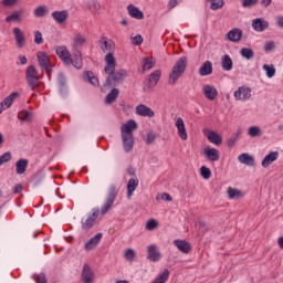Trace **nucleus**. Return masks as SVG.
Returning a JSON list of instances; mask_svg holds the SVG:
<instances>
[{
    "mask_svg": "<svg viewBox=\"0 0 283 283\" xmlns=\"http://www.w3.org/2000/svg\"><path fill=\"white\" fill-rule=\"evenodd\" d=\"M105 74H107V78L103 85L104 90H109L113 85H120L125 78H127V71L120 69L116 71V57L114 54L105 55Z\"/></svg>",
    "mask_w": 283,
    "mask_h": 283,
    "instance_id": "obj_1",
    "label": "nucleus"
},
{
    "mask_svg": "<svg viewBox=\"0 0 283 283\" xmlns=\"http://www.w3.org/2000/svg\"><path fill=\"white\" fill-rule=\"evenodd\" d=\"M138 129V124L134 119H129L126 124L122 125V140L123 147L126 153L134 149V132Z\"/></svg>",
    "mask_w": 283,
    "mask_h": 283,
    "instance_id": "obj_2",
    "label": "nucleus"
},
{
    "mask_svg": "<svg viewBox=\"0 0 283 283\" xmlns=\"http://www.w3.org/2000/svg\"><path fill=\"white\" fill-rule=\"evenodd\" d=\"M187 63H188L187 56L180 57L175 63L169 74V78H168L169 85H176V83H178V80L185 74L187 70Z\"/></svg>",
    "mask_w": 283,
    "mask_h": 283,
    "instance_id": "obj_3",
    "label": "nucleus"
},
{
    "mask_svg": "<svg viewBox=\"0 0 283 283\" xmlns=\"http://www.w3.org/2000/svg\"><path fill=\"white\" fill-rule=\"evenodd\" d=\"M118 196V191L116 190V186H111L108 190V195L106 197L104 206L101 208V216H105L107 211L112 209V206L116 201V197Z\"/></svg>",
    "mask_w": 283,
    "mask_h": 283,
    "instance_id": "obj_4",
    "label": "nucleus"
},
{
    "mask_svg": "<svg viewBox=\"0 0 283 283\" xmlns=\"http://www.w3.org/2000/svg\"><path fill=\"white\" fill-rule=\"evenodd\" d=\"M25 78L28 85L32 87V90H34V87H39V82L41 81V78L39 77V71H36V67H34V65H30L27 67Z\"/></svg>",
    "mask_w": 283,
    "mask_h": 283,
    "instance_id": "obj_5",
    "label": "nucleus"
},
{
    "mask_svg": "<svg viewBox=\"0 0 283 283\" xmlns=\"http://www.w3.org/2000/svg\"><path fill=\"white\" fill-rule=\"evenodd\" d=\"M94 280H96V274L94 273V270H92V266L90 264H84L82 266L81 272V282L82 283H94Z\"/></svg>",
    "mask_w": 283,
    "mask_h": 283,
    "instance_id": "obj_6",
    "label": "nucleus"
},
{
    "mask_svg": "<svg viewBox=\"0 0 283 283\" xmlns=\"http://www.w3.org/2000/svg\"><path fill=\"white\" fill-rule=\"evenodd\" d=\"M55 52L59 59H61V61L64 63V65H72V54L70 53V50H67V46H56Z\"/></svg>",
    "mask_w": 283,
    "mask_h": 283,
    "instance_id": "obj_7",
    "label": "nucleus"
},
{
    "mask_svg": "<svg viewBox=\"0 0 283 283\" xmlns=\"http://www.w3.org/2000/svg\"><path fill=\"white\" fill-rule=\"evenodd\" d=\"M135 114L137 116H143L144 118H154V116H156L154 109L149 108V106L145 104H138L135 107Z\"/></svg>",
    "mask_w": 283,
    "mask_h": 283,
    "instance_id": "obj_8",
    "label": "nucleus"
},
{
    "mask_svg": "<svg viewBox=\"0 0 283 283\" xmlns=\"http://www.w3.org/2000/svg\"><path fill=\"white\" fill-rule=\"evenodd\" d=\"M203 136H206L209 143H211L212 145H217V147H219V145H222V136L214 130H209L206 128L203 129Z\"/></svg>",
    "mask_w": 283,
    "mask_h": 283,
    "instance_id": "obj_9",
    "label": "nucleus"
},
{
    "mask_svg": "<svg viewBox=\"0 0 283 283\" xmlns=\"http://www.w3.org/2000/svg\"><path fill=\"white\" fill-rule=\"evenodd\" d=\"M160 76H163V71L160 70H156L153 73H150L146 84L147 90H154V87L158 85V81H160Z\"/></svg>",
    "mask_w": 283,
    "mask_h": 283,
    "instance_id": "obj_10",
    "label": "nucleus"
},
{
    "mask_svg": "<svg viewBox=\"0 0 283 283\" xmlns=\"http://www.w3.org/2000/svg\"><path fill=\"white\" fill-rule=\"evenodd\" d=\"M202 154L205 158H207L211 163H218V160H220V151L216 148H211L208 146L203 148Z\"/></svg>",
    "mask_w": 283,
    "mask_h": 283,
    "instance_id": "obj_11",
    "label": "nucleus"
},
{
    "mask_svg": "<svg viewBox=\"0 0 283 283\" xmlns=\"http://www.w3.org/2000/svg\"><path fill=\"white\" fill-rule=\"evenodd\" d=\"M12 32L17 48H19V50H23L25 46V34H23V31H21L20 28H13Z\"/></svg>",
    "mask_w": 283,
    "mask_h": 283,
    "instance_id": "obj_12",
    "label": "nucleus"
},
{
    "mask_svg": "<svg viewBox=\"0 0 283 283\" xmlns=\"http://www.w3.org/2000/svg\"><path fill=\"white\" fill-rule=\"evenodd\" d=\"M235 101H249L251 98V88L241 86L234 92Z\"/></svg>",
    "mask_w": 283,
    "mask_h": 283,
    "instance_id": "obj_13",
    "label": "nucleus"
},
{
    "mask_svg": "<svg viewBox=\"0 0 283 283\" xmlns=\"http://www.w3.org/2000/svg\"><path fill=\"white\" fill-rule=\"evenodd\" d=\"M175 127L177 128L178 136L181 140H187V127L185 126V119L182 117H178L175 122Z\"/></svg>",
    "mask_w": 283,
    "mask_h": 283,
    "instance_id": "obj_14",
    "label": "nucleus"
},
{
    "mask_svg": "<svg viewBox=\"0 0 283 283\" xmlns=\"http://www.w3.org/2000/svg\"><path fill=\"white\" fill-rule=\"evenodd\" d=\"M51 17H52L53 21H55V23H59V25H63V23H65V21H67L69 17H70V12H67V10L53 11Z\"/></svg>",
    "mask_w": 283,
    "mask_h": 283,
    "instance_id": "obj_15",
    "label": "nucleus"
},
{
    "mask_svg": "<svg viewBox=\"0 0 283 283\" xmlns=\"http://www.w3.org/2000/svg\"><path fill=\"white\" fill-rule=\"evenodd\" d=\"M202 92L208 101H216V98H218V90L216 86L206 84L202 87Z\"/></svg>",
    "mask_w": 283,
    "mask_h": 283,
    "instance_id": "obj_16",
    "label": "nucleus"
},
{
    "mask_svg": "<svg viewBox=\"0 0 283 283\" xmlns=\"http://www.w3.org/2000/svg\"><path fill=\"white\" fill-rule=\"evenodd\" d=\"M277 158H280V153L271 151L263 158L261 165L264 169H266L268 167H271V165H273Z\"/></svg>",
    "mask_w": 283,
    "mask_h": 283,
    "instance_id": "obj_17",
    "label": "nucleus"
},
{
    "mask_svg": "<svg viewBox=\"0 0 283 283\" xmlns=\"http://www.w3.org/2000/svg\"><path fill=\"white\" fill-rule=\"evenodd\" d=\"M252 28L255 32H264V30L269 28V21L262 18H256L252 20Z\"/></svg>",
    "mask_w": 283,
    "mask_h": 283,
    "instance_id": "obj_18",
    "label": "nucleus"
},
{
    "mask_svg": "<svg viewBox=\"0 0 283 283\" xmlns=\"http://www.w3.org/2000/svg\"><path fill=\"white\" fill-rule=\"evenodd\" d=\"M97 218H98V209H95L93 210V213L91 217H88L85 221L82 220V229H84V231H88V229H92Z\"/></svg>",
    "mask_w": 283,
    "mask_h": 283,
    "instance_id": "obj_19",
    "label": "nucleus"
},
{
    "mask_svg": "<svg viewBox=\"0 0 283 283\" xmlns=\"http://www.w3.org/2000/svg\"><path fill=\"white\" fill-rule=\"evenodd\" d=\"M101 240H103V233L99 232L85 243L84 249H86V251H92L93 249H96Z\"/></svg>",
    "mask_w": 283,
    "mask_h": 283,
    "instance_id": "obj_20",
    "label": "nucleus"
},
{
    "mask_svg": "<svg viewBox=\"0 0 283 283\" xmlns=\"http://www.w3.org/2000/svg\"><path fill=\"white\" fill-rule=\"evenodd\" d=\"M127 12L132 19H137V20H143L145 19V13L138 7L134 4H128L127 6Z\"/></svg>",
    "mask_w": 283,
    "mask_h": 283,
    "instance_id": "obj_21",
    "label": "nucleus"
},
{
    "mask_svg": "<svg viewBox=\"0 0 283 283\" xmlns=\"http://www.w3.org/2000/svg\"><path fill=\"white\" fill-rule=\"evenodd\" d=\"M227 39L228 41H231V43H239V41L242 40V30L238 28L230 30L227 33Z\"/></svg>",
    "mask_w": 283,
    "mask_h": 283,
    "instance_id": "obj_22",
    "label": "nucleus"
},
{
    "mask_svg": "<svg viewBox=\"0 0 283 283\" xmlns=\"http://www.w3.org/2000/svg\"><path fill=\"white\" fill-rule=\"evenodd\" d=\"M175 247L180 251L181 253H190L191 252V244L187 242L186 240H175L174 241Z\"/></svg>",
    "mask_w": 283,
    "mask_h": 283,
    "instance_id": "obj_23",
    "label": "nucleus"
},
{
    "mask_svg": "<svg viewBox=\"0 0 283 283\" xmlns=\"http://www.w3.org/2000/svg\"><path fill=\"white\" fill-rule=\"evenodd\" d=\"M147 251L148 260L151 262H158V260H160V252L158 251V247L156 244L148 245Z\"/></svg>",
    "mask_w": 283,
    "mask_h": 283,
    "instance_id": "obj_24",
    "label": "nucleus"
},
{
    "mask_svg": "<svg viewBox=\"0 0 283 283\" xmlns=\"http://www.w3.org/2000/svg\"><path fill=\"white\" fill-rule=\"evenodd\" d=\"M200 76H209L213 74V63L211 61H206L202 63L201 67H199Z\"/></svg>",
    "mask_w": 283,
    "mask_h": 283,
    "instance_id": "obj_25",
    "label": "nucleus"
},
{
    "mask_svg": "<svg viewBox=\"0 0 283 283\" xmlns=\"http://www.w3.org/2000/svg\"><path fill=\"white\" fill-rule=\"evenodd\" d=\"M239 163L242 165H248V167H254L255 166V158L253 156L243 153L238 157Z\"/></svg>",
    "mask_w": 283,
    "mask_h": 283,
    "instance_id": "obj_26",
    "label": "nucleus"
},
{
    "mask_svg": "<svg viewBox=\"0 0 283 283\" xmlns=\"http://www.w3.org/2000/svg\"><path fill=\"white\" fill-rule=\"evenodd\" d=\"M38 63L42 70H48L50 67V56H48L44 52H39Z\"/></svg>",
    "mask_w": 283,
    "mask_h": 283,
    "instance_id": "obj_27",
    "label": "nucleus"
},
{
    "mask_svg": "<svg viewBox=\"0 0 283 283\" xmlns=\"http://www.w3.org/2000/svg\"><path fill=\"white\" fill-rule=\"evenodd\" d=\"M73 56H74V59L72 60L71 65H74V67H76V70H82L83 69V56L81 55V51L73 50Z\"/></svg>",
    "mask_w": 283,
    "mask_h": 283,
    "instance_id": "obj_28",
    "label": "nucleus"
},
{
    "mask_svg": "<svg viewBox=\"0 0 283 283\" xmlns=\"http://www.w3.org/2000/svg\"><path fill=\"white\" fill-rule=\"evenodd\" d=\"M221 67L224 72H231L233 70V60L228 54L221 59Z\"/></svg>",
    "mask_w": 283,
    "mask_h": 283,
    "instance_id": "obj_29",
    "label": "nucleus"
},
{
    "mask_svg": "<svg viewBox=\"0 0 283 283\" xmlns=\"http://www.w3.org/2000/svg\"><path fill=\"white\" fill-rule=\"evenodd\" d=\"M19 96V93L13 92L11 93L9 96H7L1 103V109H8L9 107H11L14 98H17Z\"/></svg>",
    "mask_w": 283,
    "mask_h": 283,
    "instance_id": "obj_30",
    "label": "nucleus"
},
{
    "mask_svg": "<svg viewBox=\"0 0 283 283\" xmlns=\"http://www.w3.org/2000/svg\"><path fill=\"white\" fill-rule=\"evenodd\" d=\"M138 179L130 178L127 182V198L130 199L134 196V190L138 189Z\"/></svg>",
    "mask_w": 283,
    "mask_h": 283,
    "instance_id": "obj_31",
    "label": "nucleus"
},
{
    "mask_svg": "<svg viewBox=\"0 0 283 283\" xmlns=\"http://www.w3.org/2000/svg\"><path fill=\"white\" fill-rule=\"evenodd\" d=\"M99 45H101V50L102 52L107 53V54H114V42L113 41H103V40H99L98 41Z\"/></svg>",
    "mask_w": 283,
    "mask_h": 283,
    "instance_id": "obj_32",
    "label": "nucleus"
},
{
    "mask_svg": "<svg viewBox=\"0 0 283 283\" xmlns=\"http://www.w3.org/2000/svg\"><path fill=\"white\" fill-rule=\"evenodd\" d=\"M28 165H29L28 159H19L15 163V171L18 176L23 175V172L28 170Z\"/></svg>",
    "mask_w": 283,
    "mask_h": 283,
    "instance_id": "obj_33",
    "label": "nucleus"
},
{
    "mask_svg": "<svg viewBox=\"0 0 283 283\" xmlns=\"http://www.w3.org/2000/svg\"><path fill=\"white\" fill-rule=\"evenodd\" d=\"M83 81H87L91 85L98 87V77H96L92 71H87L83 74Z\"/></svg>",
    "mask_w": 283,
    "mask_h": 283,
    "instance_id": "obj_34",
    "label": "nucleus"
},
{
    "mask_svg": "<svg viewBox=\"0 0 283 283\" xmlns=\"http://www.w3.org/2000/svg\"><path fill=\"white\" fill-rule=\"evenodd\" d=\"M118 94H120V90L113 88L105 97L106 105H112V103L116 102V98H118Z\"/></svg>",
    "mask_w": 283,
    "mask_h": 283,
    "instance_id": "obj_35",
    "label": "nucleus"
},
{
    "mask_svg": "<svg viewBox=\"0 0 283 283\" xmlns=\"http://www.w3.org/2000/svg\"><path fill=\"white\" fill-rule=\"evenodd\" d=\"M85 43H87V40L81 33H77L73 40L72 48L73 50H78V48H82Z\"/></svg>",
    "mask_w": 283,
    "mask_h": 283,
    "instance_id": "obj_36",
    "label": "nucleus"
},
{
    "mask_svg": "<svg viewBox=\"0 0 283 283\" xmlns=\"http://www.w3.org/2000/svg\"><path fill=\"white\" fill-rule=\"evenodd\" d=\"M21 17H23V9H20L18 11L13 12L12 14L8 15L6 18V21H7V23H11V21H17L18 23H21V21H22Z\"/></svg>",
    "mask_w": 283,
    "mask_h": 283,
    "instance_id": "obj_37",
    "label": "nucleus"
},
{
    "mask_svg": "<svg viewBox=\"0 0 283 283\" xmlns=\"http://www.w3.org/2000/svg\"><path fill=\"white\" fill-rule=\"evenodd\" d=\"M227 193L230 200H237V198H242V191L237 188L229 187Z\"/></svg>",
    "mask_w": 283,
    "mask_h": 283,
    "instance_id": "obj_38",
    "label": "nucleus"
},
{
    "mask_svg": "<svg viewBox=\"0 0 283 283\" xmlns=\"http://www.w3.org/2000/svg\"><path fill=\"white\" fill-rule=\"evenodd\" d=\"M18 118L22 123H30L32 120V112H30V111H21L18 114Z\"/></svg>",
    "mask_w": 283,
    "mask_h": 283,
    "instance_id": "obj_39",
    "label": "nucleus"
},
{
    "mask_svg": "<svg viewBox=\"0 0 283 283\" xmlns=\"http://www.w3.org/2000/svg\"><path fill=\"white\" fill-rule=\"evenodd\" d=\"M240 54L241 56H243V59H247V61H251V59H254L255 56V52H253V49L249 48H242L240 50Z\"/></svg>",
    "mask_w": 283,
    "mask_h": 283,
    "instance_id": "obj_40",
    "label": "nucleus"
},
{
    "mask_svg": "<svg viewBox=\"0 0 283 283\" xmlns=\"http://www.w3.org/2000/svg\"><path fill=\"white\" fill-rule=\"evenodd\" d=\"M87 10H90L93 13L99 12L101 10V2L96 0H91L86 4Z\"/></svg>",
    "mask_w": 283,
    "mask_h": 283,
    "instance_id": "obj_41",
    "label": "nucleus"
},
{
    "mask_svg": "<svg viewBox=\"0 0 283 283\" xmlns=\"http://www.w3.org/2000/svg\"><path fill=\"white\" fill-rule=\"evenodd\" d=\"M156 65V62L150 61L149 57H144L142 60V70L143 72H147V70H151Z\"/></svg>",
    "mask_w": 283,
    "mask_h": 283,
    "instance_id": "obj_42",
    "label": "nucleus"
},
{
    "mask_svg": "<svg viewBox=\"0 0 283 283\" xmlns=\"http://www.w3.org/2000/svg\"><path fill=\"white\" fill-rule=\"evenodd\" d=\"M33 13H34V17L43 18L48 14V7L39 6L38 8L34 9Z\"/></svg>",
    "mask_w": 283,
    "mask_h": 283,
    "instance_id": "obj_43",
    "label": "nucleus"
},
{
    "mask_svg": "<svg viewBox=\"0 0 283 283\" xmlns=\"http://www.w3.org/2000/svg\"><path fill=\"white\" fill-rule=\"evenodd\" d=\"M124 258L128 262H134V260L136 259V252L134 251V249L128 248L125 250Z\"/></svg>",
    "mask_w": 283,
    "mask_h": 283,
    "instance_id": "obj_44",
    "label": "nucleus"
},
{
    "mask_svg": "<svg viewBox=\"0 0 283 283\" xmlns=\"http://www.w3.org/2000/svg\"><path fill=\"white\" fill-rule=\"evenodd\" d=\"M167 280H169V270L166 269L153 283H166Z\"/></svg>",
    "mask_w": 283,
    "mask_h": 283,
    "instance_id": "obj_45",
    "label": "nucleus"
},
{
    "mask_svg": "<svg viewBox=\"0 0 283 283\" xmlns=\"http://www.w3.org/2000/svg\"><path fill=\"white\" fill-rule=\"evenodd\" d=\"M263 70L266 72L268 78H273L275 76V66L264 64Z\"/></svg>",
    "mask_w": 283,
    "mask_h": 283,
    "instance_id": "obj_46",
    "label": "nucleus"
},
{
    "mask_svg": "<svg viewBox=\"0 0 283 283\" xmlns=\"http://www.w3.org/2000/svg\"><path fill=\"white\" fill-rule=\"evenodd\" d=\"M248 134L251 136V138H258V136L262 134V129H260L258 126H252L249 128Z\"/></svg>",
    "mask_w": 283,
    "mask_h": 283,
    "instance_id": "obj_47",
    "label": "nucleus"
},
{
    "mask_svg": "<svg viewBox=\"0 0 283 283\" xmlns=\"http://www.w3.org/2000/svg\"><path fill=\"white\" fill-rule=\"evenodd\" d=\"M211 2V10H220V8L224 7V0H210Z\"/></svg>",
    "mask_w": 283,
    "mask_h": 283,
    "instance_id": "obj_48",
    "label": "nucleus"
},
{
    "mask_svg": "<svg viewBox=\"0 0 283 283\" xmlns=\"http://www.w3.org/2000/svg\"><path fill=\"white\" fill-rule=\"evenodd\" d=\"M157 228H158V221H156L155 219H149L146 222V230L147 231H154Z\"/></svg>",
    "mask_w": 283,
    "mask_h": 283,
    "instance_id": "obj_49",
    "label": "nucleus"
},
{
    "mask_svg": "<svg viewBox=\"0 0 283 283\" xmlns=\"http://www.w3.org/2000/svg\"><path fill=\"white\" fill-rule=\"evenodd\" d=\"M200 175L202 176V178L205 180H209V178H211V169H209L208 167L206 166H202L200 168Z\"/></svg>",
    "mask_w": 283,
    "mask_h": 283,
    "instance_id": "obj_50",
    "label": "nucleus"
},
{
    "mask_svg": "<svg viewBox=\"0 0 283 283\" xmlns=\"http://www.w3.org/2000/svg\"><path fill=\"white\" fill-rule=\"evenodd\" d=\"M240 134H242V132L239 130L237 134L232 135L228 139V147H233L235 143H238V139L240 138Z\"/></svg>",
    "mask_w": 283,
    "mask_h": 283,
    "instance_id": "obj_51",
    "label": "nucleus"
},
{
    "mask_svg": "<svg viewBox=\"0 0 283 283\" xmlns=\"http://www.w3.org/2000/svg\"><path fill=\"white\" fill-rule=\"evenodd\" d=\"M12 160V154L7 151L0 156V163L4 165V163H10Z\"/></svg>",
    "mask_w": 283,
    "mask_h": 283,
    "instance_id": "obj_52",
    "label": "nucleus"
},
{
    "mask_svg": "<svg viewBox=\"0 0 283 283\" xmlns=\"http://www.w3.org/2000/svg\"><path fill=\"white\" fill-rule=\"evenodd\" d=\"M34 43H36V45L43 44V34L41 33V31L34 32Z\"/></svg>",
    "mask_w": 283,
    "mask_h": 283,
    "instance_id": "obj_53",
    "label": "nucleus"
},
{
    "mask_svg": "<svg viewBox=\"0 0 283 283\" xmlns=\"http://www.w3.org/2000/svg\"><path fill=\"white\" fill-rule=\"evenodd\" d=\"M263 49H264V52H273V50H275V42L274 41L265 42Z\"/></svg>",
    "mask_w": 283,
    "mask_h": 283,
    "instance_id": "obj_54",
    "label": "nucleus"
},
{
    "mask_svg": "<svg viewBox=\"0 0 283 283\" xmlns=\"http://www.w3.org/2000/svg\"><path fill=\"white\" fill-rule=\"evenodd\" d=\"M241 3L244 8H253L258 4V0H241Z\"/></svg>",
    "mask_w": 283,
    "mask_h": 283,
    "instance_id": "obj_55",
    "label": "nucleus"
},
{
    "mask_svg": "<svg viewBox=\"0 0 283 283\" xmlns=\"http://www.w3.org/2000/svg\"><path fill=\"white\" fill-rule=\"evenodd\" d=\"M1 3L4 6V8H13V6L19 3V0H2Z\"/></svg>",
    "mask_w": 283,
    "mask_h": 283,
    "instance_id": "obj_56",
    "label": "nucleus"
},
{
    "mask_svg": "<svg viewBox=\"0 0 283 283\" xmlns=\"http://www.w3.org/2000/svg\"><path fill=\"white\" fill-rule=\"evenodd\" d=\"M155 140H156V134L149 132L147 134L146 145H154Z\"/></svg>",
    "mask_w": 283,
    "mask_h": 283,
    "instance_id": "obj_57",
    "label": "nucleus"
},
{
    "mask_svg": "<svg viewBox=\"0 0 283 283\" xmlns=\"http://www.w3.org/2000/svg\"><path fill=\"white\" fill-rule=\"evenodd\" d=\"M133 45H142L143 44V35L137 34L134 38H132Z\"/></svg>",
    "mask_w": 283,
    "mask_h": 283,
    "instance_id": "obj_58",
    "label": "nucleus"
},
{
    "mask_svg": "<svg viewBox=\"0 0 283 283\" xmlns=\"http://www.w3.org/2000/svg\"><path fill=\"white\" fill-rule=\"evenodd\" d=\"M35 283H48V277H45V274L41 273L36 276Z\"/></svg>",
    "mask_w": 283,
    "mask_h": 283,
    "instance_id": "obj_59",
    "label": "nucleus"
},
{
    "mask_svg": "<svg viewBox=\"0 0 283 283\" xmlns=\"http://www.w3.org/2000/svg\"><path fill=\"white\" fill-rule=\"evenodd\" d=\"M178 1H182V0H169L168 10H174V8H176V6H178Z\"/></svg>",
    "mask_w": 283,
    "mask_h": 283,
    "instance_id": "obj_60",
    "label": "nucleus"
},
{
    "mask_svg": "<svg viewBox=\"0 0 283 283\" xmlns=\"http://www.w3.org/2000/svg\"><path fill=\"white\" fill-rule=\"evenodd\" d=\"M161 200H165L166 202H171L172 200L171 195L167 192L161 193Z\"/></svg>",
    "mask_w": 283,
    "mask_h": 283,
    "instance_id": "obj_61",
    "label": "nucleus"
},
{
    "mask_svg": "<svg viewBox=\"0 0 283 283\" xmlns=\"http://www.w3.org/2000/svg\"><path fill=\"white\" fill-rule=\"evenodd\" d=\"M57 81H59V83H60V85H65V75H63V73H60L59 75H57Z\"/></svg>",
    "mask_w": 283,
    "mask_h": 283,
    "instance_id": "obj_62",
    "label": "nucleus"
},
{
    "mask_svg": "<svg viewBox=\"0 0 283 283\" xmlns=\"http://www.w3.org/2000/svg\"><path fill=\"white\" fill-rule=\"evenodd\" d=\"M20 191H23V185L19 184L14 187L13 193H20Z\"/></svg>",
    "mask_w": 283,
    "mask_h": 283,
    "instance_id": "obj_63",
    "label": "nucleus"
},
{
    "mask_svg": "<svg viewBox=\"0 0 283 283\" xmlns=\"http://www.w3.org/2000/svg\"><path fill=\"white\" fill-rule=\"evenodd\" d=\"M276 25H277L279 28H283V15H279V17L276 18Z\"/></svg>",
    "mask_w": 283,
    "mask_h": 283,
    "instance_id": "obj_64",
    "label": "nucleus"
}]
</instances>
